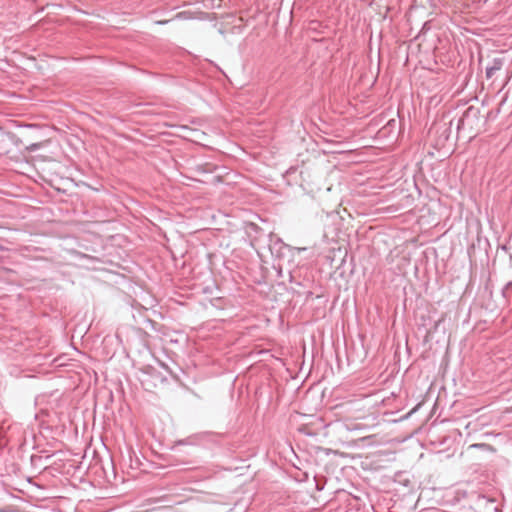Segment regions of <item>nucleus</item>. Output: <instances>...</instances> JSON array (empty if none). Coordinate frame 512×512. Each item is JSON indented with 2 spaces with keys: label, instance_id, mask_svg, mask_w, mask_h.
<instances>
[{
  "label": "nucleus",
  "instance_id": "obj_1",
  "mask_svg": "<svg viewBox=\"0 0 512 512\" xmlns=\"http://www.w3.org/2000/svg\"><path fill=\"white\" fill-rule=\"evenodd\" d=\"M479 122V109L471 106L466 109L462 117L458 120L457 129L458 131L473 130Z\"/></svg>",
  "mask_w": 512,
  "mask_h": 512
},
{
  "label": "nucleus",
  "instance_id": "obj_5",
  "mask_svg": "<svg viewBox=\"0 0 512 512\" xmlns=\"http://www.w3.org/2000/svg\"><path fill=\"white\" fill-rule=\"evenodd\" d=\"M168 21H159L158 24H165L167 23Z\"/></svg>",
  "mask_w": 512,
  "mask_h": 512
},
{
  "label": "nucleus",
  "instance_id": "obj_6",
  "mask_svg": "<svg viewBox=\"0 0 512 512\" xmlns=\"http://www.w3.org/2000/svg\"><path fill=\"white\" fill-rule=\"evenodd\" d=\"M415 412V409L414 410H411V412L407 415V416H410V414L414 413Z\"/></svg>",
  "mask_w": 512,
  "mask_h": 512
},
{
  "label": "nucleus",
  "instance_id": "obj_3",
  "mask_svg": "<svg viewBox=\"0 0 512 512\" xmlns=\"http://www.w3.org/2000/svg\"><path fill=\"white\" fill-rule=\"evenodd\" d=\"M511 287H512V282H508V283L504 286V288L502 289V295H503V297L507 298V296H508V291H509V289H510Z\"/></svg>",
  "mask_w": 512,
  "mask_h": 512
},
{
  "label": "nucleus",
  "instance_id": "obj_2",
  "mask_svg": "<svg viewBox=\"0 0 512 512\" xmlns=\"http://www.w3.org/2000/svg\"><path fill=\"white\" fill-rule=\"evenodd\" d=\"M504 65V57H494L486 66L485 73L488 79L492 78L497 71H500Z\"/></svg>",
  "mask_w": 512,
  "mask_h": 512
},
{
  "label": "nucleus",
  "instance_id": "obj_4",
  "mask_svg": "<svg viewBox=\"0 0 512 512\" xmlns=\"http://www.w3.org/2000/svg\"><path fill=\"white\" fill-rule=\"evenodd\" d=\"M429 512H445V511L433 508V509H430Z\"/></svg>",
  "mask_w": 512,
  "mask_h": 512
}]
</instances>
